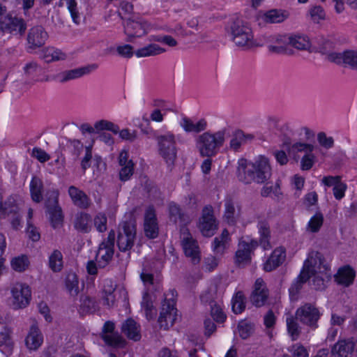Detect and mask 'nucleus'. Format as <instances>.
<instances>
[{
	"label": "nucleus",
	"mask_w": 357,
	"mask_h": 357,
	"mask_svg": "<svg viewBox=\"0 0 357 357\" xmlns=\"http://www.w3.org/2000/svg\"><path fill=\"white\" fill-rule=\"evenodd\" d=\"M149 41L161 43L165 44L172 47L177 45V41L173 37H172L171 36H168V35L151 36L149 38Z\"/></svg>",
	"instance_id": "6e6d98bb"
},
{
	"label": "nucleus",
	"mask_w": 357,
	"mask_h": 357,
	"mask_svg": "<svg viewBox=\"0 0 357 357\" xmlns=\"http://www.w3.org/2000/svg\"><path fill=\"white\" fill-rule=\"evenodd\" d=\"M142 306L144 309L147 319H151L155 317L156 311L153 307L151 296L147 292L143 296Z\"/></svg>",
	"instance_id": "8fccbe9b"
},
{
	"label": "nucleus",
	"mask_w": 357,
	"mask_h": 357,
	"mask_svg": "<svg viewBox=\"0 0 357 357\" xmlns=\"http://www.w3.org/2000/svg\"><path fill=\"white\" fill-rule=\"evenodd\" d=\"M231 32L232 40L237 46L248 49L254 45L252 29L243 21H234L231 26Z\"/></svg>",
	"instance_id": "0eeeda50"
},
{
	"label": "nucleus",
	"mask_w": 357,
	"mask_h": 357,
	"mask_svg": "<svg viewBox=\"0 0 357 357\" xmlns=\"http://www.w3.org/2000/svg\"><path fill=\"white\" fill-rule=\"evenodd\" d=\"M144 231L145 236L149 239H154L158 236L159 226L155 211L153 206H148L145 211Z\"/></svg>",
	"instance_id": "4468645a"
},
{
	"label": "nucleus",
	"mask_w": 357,
	"mask_h": 357,
	"mask_svg": "<svg viewBox=\"0 0 357 357\" xmlns=\"http://www.w3.org/2000/svg\"><path fill=\"white\" fill-rule=\"evenodd\" d=\"M211 314L214 320L219 323H223L226 319V315L222 312L221 307L214 301L210 302Z\"/></svg>",
	"instance_id": "5fc2aeb1"
},
{
	"label": "nucleus",
	"mask_w": 357,
	"mask_h": 357,
	"mask_svg": "<svg viewBox=\"0 0 357 357\" xmlns=\"http://www.w3.org/2000/svg\"><path fill=\"white\" fill-rule=\"evenodd\" d=\"M169 213L170 220L176 224L180 222L185 225L188 221L186 216L181 212L180 207L174 203L169 204Z\"/></svg>",
	"instance_id": "c03bdc74"
},
{
	"label": "nucleus",
	"mask_w": 357,
	"mask_h": 357,
	"mask_svg": "<svg viewBox=\"0 0 357 357\" xmlns=\"http://www.w3.org/2000/svg\"><path fill=\"white\" fill-rule=\"evenodd\" d=\"M124 33L128 42H133L135 38L142 37L147 33L149 28L147 22L140 17L128 18L124 24Z\"/></svg>",
	"instance_id": "9b49d317"
},
{
	"label": "nucleus",
	"mask_w": 357,
	"mask_h": 357,
	"mask_svg": "<svg viewBox=\"0 0 357 357\" xmlns=\"http://www.w3.org/2000/svg\"><path fill=\"white\" fill-rule=\"evenodd\" d=\"M334 43L328 39L323 38L319 45V51L326 55V59L329 61V55L332 54H338L333 51Z\"/></svg>",
	"instance_id": "bf43d9fd"
},
{
	"label": "nucleus",
	"mask_w": 357,
	"mask_h": 357,
	"mask_svg": "<svg viewBox=\"0 0 357 357\" xmlns=\"http://www.w3.org/2000/svg\"><path fill=\"white\" fill-rule=\"evenodd\" d=\"M245 307V297L241 291H238L232 298V310L235 314H240Z\"/></svg>",
	"instance_id": "603ef678"
},
{
	"label": "nucleus",
	"mask_w": 357,
	"mask_h": 357,
	"mask_svg": "<svg viewBox=\"0 0 357 357\" xmlns=\"http://www.w3.org/2000/svg\"><path fill=\"white\" fill-rule=\"evenodd\" d=\"M95 130L97 131L107 130L112 131L114 134H117L119 130V127L114 123L104 119L96 121L94 124V127L91 126L88 123H83L80 126V130L83 134L86 132L90 134L93 133Z\"/></svg>",
	"instance_id": "bb28decb"
},
{
	"label": "nucleus",
	"mask_w": 357,
	"mask_h": 357,
	"mask_svg": "<svg viewBox=\"0 0 357 357\" xmlns=\"http://www.w3.org/2000/svg\"><path fill=\"white\" fill-rule=\"evenodd\" d=\"M116 234L114 230H111L107 238L100 244L96 256V263L91 260L87 263L86 269L90 275H97L98 268H104L112 259L114 253V242Z\"/></svg>",
	"instance_id": "7ed1b4c3"
},
{
	"label": "nucleus",
	"mask_w": 357,
	"mask_h": 357,
	"mask_svg": "<svg viewBox=\"0 0 357 357\" xmlns=\"http://www.w3.org/2000/svg\"><path fill=\"white\" fill-rule=\"evenodd\" d=\"M49 267L53 272H59L63 268V255L58 250H54L49 257Z\"/></svg>",
	"instance_id": "de8ad7c7"
},
{
	"label": "nucleus",
	"mask_w": 357,
	"mask_h": 357,
	"mask_svg": "<svg viewBox=\"0 0 357 357\" xmlns=\"http://www.w3.org/2000/svg\"><path fill=\"white\" fill-rule=\"evenodd\" d=\"M79 281L75 273H69L66 278V287L72 296H77L79 293Z\"/></svg>",
	"instance_id": "09e8293b"
},
{
	"label": "nucleus",
	"mask_w": 357,
	"mask_h": 357,
	"mask_svg": "<svg viewBox=\"0 0 357 357\" xmlns=\"http://www.w3.org/2000/svg\"><path fill=\"white\" fill-rule=\"evenodd\" d=\"M227 130L226 128L212 132L205 131L195 138L196 148L202 157L212 158L215 156L223 146Z\"/></svg>",
	"instance_id": "f03ea898"
},
{
	"label": "nucleus",
	"mask_w": 357,
	"mask_h": 357,
	"mask_svg": "<svg viewBox=\"0 0 357 357\" xmlns=\"http://www.w3.org/2000/svg\"><path fill=\"white\" fill-rule=\"evenodd\" d=\"M289 46L298 50H307L310 47V42L308 37L302 35H294L289 33Z\"/></svg>",
	"instance_id": "79ce46f5"
},
{
	"label": "nucleus",
	"mask_w": 357,
	"mask_h": 357,
	"mask_svg": "<svg viewBox=\"0 0 357 357\" xmlns=\"http://www.w3.org/2000/svg\"><path fill=\"white\" fill-rule=\"evenodd\" d=\"M137 235L136 225L131 221L123 222L119 225L117 245L121 252L130 250L134 245Z\"/></svg>",
	"instance_id": "9d476101"
},
{
	"label": "nucleus",
	"mask_w": 357,
	"mask_h": 357,
	"mask_svg": "<svg viewBox=\"0 0 357 357\" xmlns=\"http://www.w3.org/2000/svg\"><path fill=\"white\" fill-rule=\"evenodd\" d=\"M250 261V245L249 243L242 241L239 243L238 249L236 252V264L243 266Z\"/></svg>",
	"instance_id": "473e14b6"
},
{
	"label": "nucleus",
	"mask_w": 357,
	"mask_h": 357,
	"mask_svg": "<svg viewBox=\"0 0 357 357\" xmlns=\"http://www.w3.org/2000/svg\"><path fill=\"white\" fill-rule=\"evenodd\" d=\"M199 227L204 236L210 237L214 234L217 229V224L211 206H206L203 208Z\"/></svg>",
	"instance_id": "ddd939ff"
},
{
	"label": "nucleus",
	"mask_w": 357,
	"mask_h": 357,
	"mask_svg": "<svg viewBox=\"0 0 357 357\" xmlns=\"http://www.w3.org/2000/svg\"><path fill=\"white\" fill-rule=\"evenodd\" d=\"M79 312L82 314H92L98 310L97 301L89 296H82L80 299Z\"/></svg>",
	"instance_id": "a19ab883"
},
{
	"label": "nucleus",
	"mask_w": 357,
	"mask_h": 357,
	"mask_svg": "<svg viewBox=\"0 0 357 357\" xmlns=\"http://www.w3.org/2000/svg\"><path fill=\"white\" fill-rule=\"evenodd\" d=\"M115 324L111 321L105 323L102 330V338L105 342L112 347H121L123 344V337L114 332Z\"/></svg>",
	"instance_id": "f3484780"
},
{
	"label": "nucleus",
	"mask_w": 357,
	"mask_h": 357,
	"mask_svg": "<svg viewBox=\"0 0 357 357\" xmlns=\"http://www.w3.org/2000/svg\"><path fill=\"white\" fill-rule=\"evenodd\" d=\"M324 216L321 213H317L313 215L307 226V229L312 233H317L323 225Z\"/></svg>",
	"instance_id": "3c124183"
},
{
	"label": "nucleus",
	"mask_w": 357,
	"mask_h": 357,
	"mask_svg": "<svg viewBox=\"0 0 357 357\" xmlns=\"http://www.w3.org/2000/svg\"><path fill=\"white\" fill-rule=\"evenodd\" d=\"M98 67V64L93 63L86 66L65 70L58 74L57 78L61 83H65L70 80L77 79L85 75L89 74L91 72L96 70Z\"/></svg>",
	"instance_id": "aec40b11"
},
{
	"label": "nucleus",
	"mask_w": 357,
	"mask_h": 357,
	"mask_svg": "<svg viewBox=\"0 0 357 357\" xmlns=\"http://www.w3.org/2000/svg\"><path fill=\"white\" fill-rule=\"evenodd\" d=\"M356 344L353 338L338 340L331 349L332 357H352Z\"/></svg>",
	"instance_id": "a211bd4d"
},
{
	"label": "nucleus",
	"mask_w": 357,
	"mask_h": 357,
	"mask_svg": "<svg viewBox=\"0 0 357 357\" xmlns=\"http://www.w3.org/2000/svg\"><path fill=\"white\" fill-rule=\"evenodd\" d=\"M329 61L337 64H343L357 70V51L347 50L340 54L329 55Z\"/></svg>",
	"instance_id": "412c9836"
},
{
	"label": "nucleus",
	"mask_w": 357,
	"mask_h": 357,
	"mask_svg": "<svg viewBox=\"0 0 357 357\" xmlns=\"http://www.w3.org/2000/svg\"><path fill=\"white\" fill-rule=\"evenodd\" d=\"M121 331L128 338L134 341H138L141 338L139 325L132 319H127L122 324Z\"/></svg>",
	"instance_id": "2f4dec72"
},
{
	"label": "nucleus",
	"mask_w": 357,
	"mask_h": 357,
	"mask_svg": "<svg viewBox=\"0 0 357 357\" xmlns=\"http://www.w3.org/2000/svg\"><path fill=\"white\" fill-rule=\"evenodd\" d=\"M107 222V217L102 213H98L94 218V225L99 232H104L106 231Z\"/></svg>",
	"instance_id": "0e129e2a"
},
{
	"label": "nucleus",
	"mask_w": 357,
	"mask_h": 357,
	"mask_svg": "<svg viewBox=\"0 0 357 357\" xmlns=\"http://www.w3.org/2000/svg\"><path fill=\"white\" fill-rule=\"evenodd\" d=\"M116 289V285L113 284L111 280H107L104 284L103 292L105 296L103 297L104 305L108 307H113L116 303V298L114 292Z\"/></svg>",
	"instance_id": "37998d69"
},
{
	"label": "nucleus",
	"mask_w": 357,
	"mask_h": 357,
	"mask_svg": "<svg viewBox=\"0 0 357 357\" xmlns=\"http://www.w3.org/2000/svg\"><path fill=\"white\" fill-rule=\"evenodd\" d=\"M180 231L181 245L185 256L190 259L192 264H199L201 253L197 241L192 237L185 226H182Z\"/></svg>",
	"instance_id": "6e6552de"
},
{
	"label": "nucleus",
	"mask_w": 357,
	"mask_h": 357,
	"mask_svg": "<svg viewBox=\"0 0 357 357\" xmlns=\"http://www.w3.org/2000/svg\"><path fill=\"white\" fill-rule=\"evenodd\" d=\"M298 321L296 316L289 317L286 320L288 333L293 340H297L301 333V327Z\"/></svg>",
	"instance_id": "a18cd8bd"
},
{
	"label": "nucleus",
	"mask_w": 357,
	"mask_h": 357,
	"mask_svg": "<svg viewBox=\"0 0 357 357\" xmlns=\"http://www.w3.org/2000/svg\"><path fill=\"white\" fill-rule=\"evenodd\" d=\"M311 274H313L312 270V261L308 258L305 260L303 269L298 276L296 280L291 284L289 288V294L291 295H295L299 292L302 288L303 284L306 282L310 278Z\"/></svg>",
	"instance_id": "5701e85b"
},
{
	"label": "nucleus",
	"mask_w": 357,
	"mask_h": 357,
	"mask_svg": "<svg viewBox=\"0 0 357 357\" xmlns=\"http://www.w3.org/2000/svg\"><path fill=\"white\" fill-rule=\"evenodd\" d=\"M117 53L123 57L130 58L133 56L135 52L133 51L132 46L130 45H120L116 47Z\"/></svg>",
	"instance_id": "69168bd1"
},
{
	"label": "nucleus",
	"mask_w": 357,
	"mask_h": 357,
	"mask_svg": "<svg viewBox=\"0 0 357 357\" xmlns=\"http://www.w3.org/2000/svg\"><path fill=\"white\" fill-rule=\"evenodd\" d=\"M355 278V271L350 266H345L340 268L336 276V280L339 284L344 286H349Z\"/></svg>",
	"instance_id": "58836bf2"
},
{
	"label": "nucleus",
	"mask_w": 357,
	"mask_h": 357,
	"mask_svg": "<svg viewBox=\"0 0 357 357\" xmlns=\"http://www.w3.org/2000/svg\"><path fill=\"white\" fill-rule=\"evenodd\" d=\"M3 197L0 193V218H5L6 215L10 213H16L19 211L17 205L15 204V200L9 199L7 202L3 203Z\"/></svg>",
	"instance_id": "49530a36"
},
{
	"label": "nucleus",
	"mask_w": 357,
	"mask_h": 357,
	"mask_svg": "<svg viewBox=\"0 0 357 357\" xmlns=\"http://www.w3.org/2000/svg\"><path fill=\"white\" fill-rule=\"evenodd\" d=\"M285 258V250L282 248H275L264 264V270L268 272L274 270L284 262Z\"/></svg>",
	"instance_id": "c756f323"
},
{
	"label": "nucleus",
	"mask_w": 357,
	"mask_h": 357,
	"mask_svg": "<svg viewBox=\"0 0 357 357\" xmlns=\"http://www.w3.org/2000/svg\"><path fill=\"white\" fill-rule=\"evenodd\" d=\"M180 126L186 132L199 133L206 130L208 123L205 119L194 121L192 119L184 116L180 121Z\"/></svg>",
	"instance_id": "cd10ccee"
},
{
	"label": "nucleus",
	"mask_w": 357,
	"mask_h": 357,
	"mask_svg": "<svg viewBox=\"0 0 357 357\" xmlns=\"http://www.w3.org/2000/svg\"><path fill=\"white\" fill-rule=\"evenodd\" d=\"M257 228L260 235L259 243L260 245L264 249L267 250L271 248L270 238L271 230L268 222L266 220H260L258 222Z\"/></svg>",
	"instance_id": "72a5a7b5"
},
{
	"label": "nucleus",
	"mask_w": 357,
	"mask_h": 357,
	"mask_svg": "<svg viewBox=\"0 0 357 357\" xmlns=\"http://www.w3.org/2000/svg\"><path fill=\"white\" fill-rule=\"evenodd\" d=\"M236 175L238 181L245 184L264 183L271 175L268 160L264 157H260L255 162L241 158L238 162Z\"/></svg>",
	"instance_id": "f257e3e1"
},
{
	"label": "nucleus",
	"mask_w": 357,
	"mask_h": 357,
	"mask_svg": "<svg viewBox=\"0 0 357 357\" xmlns=\"http://www.w3.org/2000/svg\"><path fill=\"white\" fill-rule=\"evenodd\" d=\"M43 335L39 329L37 324H33L25 338V344L28 349L36 351L42 345Z\"/></svg>",
	"instance_id": "b1692460"
},
{
	"label": "nucleus",
	"mask_w": 357,
	"mask_h": 357,
	"mask_svg": "<svg viewBox=\"0 0 357 357\" xmlns=\"http://www.w3.org/2000/svg\"><path fill=\"white\" fill-rule=\"evenodd\" d=\"M310 15L314 22L319 23L326 17L324 8L320 6H315L310 10Z\"/></svg>",
	"instance_id": "052dcab7"
},
{
	"label": "nucleus",
	"mask_w": 357,
	"mask_h": 357,
	"mask_svg": "<svg viewBox=\"0 0 357 357\" xmlns=\"http://www.w3.org/2000/svg\"><path fill=\"white\" fill-rule=\"evenodd\" d=\"M292 148L299 152H305L301 161V169L303 170L310 169L315 162V155L312 153L314 146L309 144L296 143L292 146Z\"/></svg>",
	"instance_id": "4be33fe9"
},
{
	"label": "nucleus",
	"mask_w": 357,
	"mask_h": 357,
	"mask_svg": "<svg viewBox=\"0 0 357 357\" xmlns=\"http://www.w3.org/2000/svg\"><path fill=\"white\" fill-rule=\"evenodd\" d=\"M46 207L50 215L52 227L56 228L61 225L63 221L62 211L61 208L58 205L57 198L55 197L53 199H49L46 202Z\"/></svg>",
	"instance_id": "c85d7f7f"
},
{
	"label": "nucleus",
	"mask_w": 357,
	"mask_h": 357,
	"mask_svg": "<svg viewBox=\"0 0 357 357\" xmlns=\"http://www.w3.org/2000/svg\"><path fill=\"white\" fill-rule=\"evenodd\" d=\"M159 155L168 166H173L177 158V147L175 136L172 133L155 137Z\"/></svg>",
	"instance_id": "20e7f679"
},
{
	"label": "nucleus",
	"mask_w": 357,
	"mask_h": 357,
	"mask_svg": "<svg viewBox=\"0 0 357 357\" xmlns=\"http://www.w3.org/2000/svg\"><path fill=\"white\" fill-rule=\"evenodd\" d=\"M166 50L155 43H151L145 47L138 49L135 54L137 57H147L159 55L165 52Z\"/></svg>",
	"instance_id": "e433bc0d"
},
{
	"label": "nucleus",
	"mask_w": 357,
	"mask_h": 357,
	"mask_svg": "<svg viewBox=\"0 0 357 357\" xmlns=\"http://www.w3.org/2000/svg\"><path fill=\"white\" fill-rule=\"evenodd\" d=\"M134 172V163L130 161L127 166L121 167L119 172V178L121 181H126L130 179Z\"/></svg>",
	"instance_id": "e2e57ef3"
},
{
	"label": "nucleus",
	"mask_w": 357,
	"mask_h": 357,
	"mask_svg": "<svg viewBox=\"0 0 357 357\" xmlns=\"http://www.w3.org/2000/svg\"><path fill=\"white\" fill-rule=\"evenodd\" d=\"M319 144L324 148L329 149L334 146V139L332 137H327L324 132H320L317 135Z\"/></svg>",
	"instance_id": "680f3d73"
},
{
	"label": "nucleus",
	"mask_w": 357,
	"mask_h": 357,
	"mask_svg": "<svg viewBox=\"0 0 357 357\" xmlns=\"http://www.w3.org/2000/svg\"><path fill=\"white\" fill-rule=\"evenodd\" d=\"M321 315L319 309L315 304L311 303L303 304L295 312L296 319L312 331L318 328V323Z\"/></svg>",
	"instance_id": "39448f33"
},
{
	"label": "nucleus",
	"mask_w": 357,
	"mask_h": 357,
	"mask_svg": "<svg viewBox=\"0 0 357 357\" xmlns=\"http://www.w3.org/2000/svg\"><path fill=\"white\" fill-rule=\"evenodd\" d=\"M31 155L40 162H45L50 158V155L45 151L38 147L33 149Z\"/></svg>",
	"instance_id": "774afa93"
},
{
	"label": "nucleus",
	"mask_w": 357,
	"mask_h": 357,
	"mask_svg": "<svg viewBox=\"0 0 357 357\" xmlns=\"http://www.w3.org/2000/svg\"><path fill=\"white\" fill-rule=\"evenodd\" d=\"M13 306L15 309L24 308L28 305L31 299V289L25 284H15L12 289Z\"/></svg>",
	"instance_id": "f8f14e48"
},
{
	"label": "nucleus",
	"mask_w": 357,
	"mask_h": 357,
	"mask_svg": "<svg viewBox=\"0 0 357 357\" xmlns=\"http://www.w3.org/2000/svg\"><path fill=\"white\" fill-rule=\"evenodd\" d=\"M264 37L270 52L277 54H293L294 51L289 47V33L268 34Z\"/></svg>",
	"instance_id": "1a4fd4ad"
},
{
	"label": "nucleus",
	"mask_w": 357,
	"mask_h": 357,
	"mask_svg": "<svg viewBox=\"0 0 357 357\" xmlns=\"http://www.w3.org/2000/svg\"><path fill=\"white\" fill-rule=\"evenodd\" d=\"M74 226L80 232H89L91 229V215L86 213H78L75 218Z\"/></svg>",
	"instance_id": "c9c22d12"
},
{
	"label": "nucleus",
	"mask_w": 357,
	"mask_h": 357,
	"mask_svg": "<svg viewBox=\"0 0 357 357\" xmlns=\"http://www.w3.org/2000/svg\"><path fill=\"white\" fill-rule=\"evenodd\" d=\"M47 37L48 35L44 28L41 26H36L29 30L27 40L30 47L35 49L43 46Z\"/></svg>",
	"instance_id": "a878e982"
},
{
	"label": "nucleus",
	"mask_w": 357,
	"mask_h": 357,
	"mask_svg": "<svg viewBox=\"0 0 357 357\" xmlns=\"http://www.w3.org/2000/svg\"><path fill=\"white\" fill-rule=\"evenodd\" d=\"M29 265V261L26 256L22 255L13 259L11 261L12 268L17 272L24 271Z\"/></svg>",
	"instance_id": "864d4df0"
},
{
	"label": "nucleus",
	"mask_w": 357,
	"mask_h": 357,
	"mask_svg": "<svg viewBox=\"0 0 357 357\" xmlns=\"http://www.w3.org/2000/svg\"><path fill=\"white\" fill-rule=\"evenodd\" d=\"M26 29V26L22 18L8 14L6 6L0 4V31L3 33L22 35Z\"/></svg>",
	"instance_id": "423d86ee"
},
{
	"label": "nucleus",
	"mask_w": 357,
	"mask_h": 357,
	"mask_svg": "<svg viewBox=\"0 0 357 357\" xmlns=\"http://www.w3.org/2000/svg\"><path fill=\"white\" fill-rule=\"evenodd\" d=\"M289 13L285 10L271 9L257 15L259 24L282 23L288 18Z\"/></svg>",
	"instance_id": "6ab92c4d"
},
{
	"label": "nucleus",
	"mask_w": 357,
	"mask_h": 357,
	"mask_svg": "<svg viewBox=\"0 0 357 357\" xmlns=\"http://www.w3.org/2000/svg\"><path fill=\"white\" fill-rule=\"evenodd\" d=\"M30 192L33 202L39 203L43 200V183L42 180L33 176L30 183Z\"/></svg>",
	"instance_id": "4c0bfd02"
},
{
	"label": "nucleus",
	"mask_w": 357,
	"mask_h": 357,
	"mask_svg": "<svg viewBox=\"0 0 357 357\" xmlns=\"http://www.w3.org/2000/svg\"><path fill=\"white\" fill-rule=\"evenodd\" d=\"M269 296L265 282L261 278L256 280L254 284V289L250 296V301L255 306L259 307L264 306Z\"/></svg>",
	"instance_id": "dca6fc26"
},
{
	"label": "nucleus",
	"mask_w": 357,
	"mask_h": 357,
	"mask_svg": "<svg viewBox=\"0 0 357 357\" xmlns=\"http://www.w3.org/2000/svg\"><path fill=\"white\" fill-rule=\"evenodd\" d=\"M4 346L6 351H2L7 356L10 355L12 352L13 344L10 340V335L7 332L0 333V347Z\"/></svg>",
	"instance_id": "13d9d810"
},
{
	"label": "nucleus",
	"mask_w": 357,
	"mask_h": 357,
	"mask_svg": "<svg viewBox=\"0 0 357 357\" xmlns=\"http://www.w3.org/2000/svg\"><path fill=\"white\" fill-rule=\"evenodd\" d=\"M68 192L73 204L78 208L86 209L91 206V199L83 190L71 185L68 188Z\"/></svg>",
	"instance_id": "393cba45"
},
{
	"label": "nucleus",
	"mask_w": 357,
	"mask_h": 357,
	"mask_svg": "<svg viewBox=\"0 0 357 357\" xmlns=\"http://www.w3.org/2000/svg\"><path fill=\"white\" fill-rule=\"evenodd\" d=\"M240 213L241 207L238 205L236 206L235 203L231 198L226 199L223 217L227 222L229 225H234L240 216Z\"/></svg>",
	"instance_id": "7c9ffc66"
},
{
	"label": "nucleus",
	"mask_w": 357,
	"mask_h": 357,
	"mask_svg": "<svg viewBox=\"0 0 357 357\" xmlns=\"http://www.w3.org/2000/svg\"><path fill=\"white\" fill-rule=\"evenodd\" d=\"M229 234L227 229H224L220 236L214 238L213 248L216 254L222 255L227 248L229 241Z\"/></svg>",
	"instance_id": "ea45409f"
},
{
	"label": "nucleus",
	"mask_w": 357,
	"mask_h": 357,
	"mask_svg": "<svg viewBox=\"0 0 357 357\" xmlns=\"http://www.w3.org/2000/svg\"><path fill=\"white\" fill-rule=\"evenodd\" d=\"M347 186L345 183L341 181L335 184V186L333 188V195L336 199H341L344 196Z\"/></svg>",
	"instance_id": "338daca9"
},
{
	"label": "nucleus",
	"mask_w": 357,
	"mask_h": 357,
	"mask_svg": "<svg viewBox=\"0 0 357 357\" xmlns=\"http://www.w3.org/2000/svg\"><path fill=\"white\" fill-rule=\"evenodd\" d=\"M176 309L174 307V301H167L166 298L162 305L158 323L160 328L168 329L172 326L176 319Z\"/></svg>",
	"instance_id": "2eb2a0df"
},
{
	"label": "nucleus",
	"mask_w": 357,
	"mask_h": 357,
	"mask_svg": "<svg viewBox=\"0 0 357 357\" xmlns=\"http://www.w3.org/2000/svg\"><path fill=\"white\" fill-rule=\"evenodd\" d=\"M42 58L47 63L64 61L67 59V54L61 50L54 47H49L43 50Z\"/></svg>",
	"instance_id": "f704fd0d"
},
{
	"label": "nucleus",
	"mask_w": 357,
	"mask_h": 357,
	"mask_svg": "<svg viewBox=\"0 0 357 357\" xmlns=\"http://www.w3.org/2000/svg\"><path fill=\"white\" fill-rule=\"evenodd\" d=\"M238 331L242 339L248 338L254 331V326L251 323L241 321L238 325Z\"/></svg>",
	"instance_id": "4d7b16f0"
}]
</instances>
